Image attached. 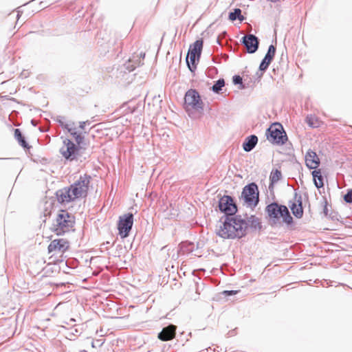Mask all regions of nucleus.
<instances>
[{
	"instance_id": "9",
	"label": "nucleus",
	"mask_w": 352,
	"mask_h": 352,
	"mask_svg": "<svg viewBox=\"0 0 352 352\" xmlns=\"http://www.w3.org/2000/svg\"><path fill=\"white\" fill-rule=\"evenodd\" d=\"M185 107L187 110L192 108L196 110L203 109V102L199 93L195 89L188 90L184 97Z\"/></svg>"
},
{
	"instance_id": "19",
	"label": "nucleus",
	"mask_w": 352,
	"mask_h": 352,
	"mask_svg": "<svg viewBox=\"0 0 352 352\" xmlns=\"http://www.w3.org/2000/svg\"><path fill=\"white\" fill-rule=\"evenodd\" d=\"M202 47L203 41L197 40L192 45H190L188 54L197 56L198 60L201 56Z\"/></svg>"
},
{
	"instance_id": "37",
	"label": "nucleus",
	"mask_w": 352,
	"mask_h": 352,
	"mask_svg": "<svg viewBox=\"0 0 352 352\" xmlns=\"http://www.w3.org/2000/svg\"><path fill=\"white\" fill-rule=\"evenodd\" d=\"M86 122V125H89L91 124L90 121L89 120H87V121H85Z\"/></svg>"
},
{
	"instance_id": "32",
	"label": "nucleus",
	"mask_w": 352,
	"mask_h": 352,
	"mask_svg": "<svg viewBox=\"0 0 352 352\" xmlns=\"http://www.w3.org/2000/svg\"><path fill=\"white\" fill-rule=\"evenodd\" d=\"M63 118L60 117V118H58L57 119V122L59 123V124L61 126V127H62L63 129H65V126H64V125H65V124H69V122H67V123H66V122H65L63 120Z\"/></svg>"
},
{
	"instance_id": "13",
	"label": "nucleus",
	"mask_w": 352,
	"mask_h": 352,
	"mask_svg": "<svg viewBox=\"0 0 352 352\" xmlns=\"http://www.w3.org/2000/svg\"><path fill=\"white\" fill-rule=\"evenodd\" d=\"M241 43L245 47L247 52L253 54L257 51L259 45L258 38L254 34H247L242 37Z\"/></svg>"
},
{
	"instance_id": "21",
	"label": "nucleus",
	"mask_w": 352,
	"mask_h": 352,
	"mask_svg": "<svg viewBox=\"0 0 352 352\" xmlns=\"http://www.w3.org/2000/svg\"><path fill=\"white\" fill-rule=\"evenodd\" d=\"M248 223V228L250 226L252 228L254 229H258L260 230L261 228V221L259 218L256 217L254 215H251L249 217H247V220H245Z\"/></svg>"
},
{
	"instance_id": "22",
	"label": "nucleus",
	"mask_w": 352,
	"mask_h": 352,
	"mask_svg": "<svg viewBox=\"0 0 352 352\" xmlns=\"http://www.w3.org/2000/svg\"><path fill=\"white\" fill-rule=\"evenodd\" d=\"M14 138L18 141L19 144L24 148H29L30 146L27 143L25 138L23 136L20 129H16L14 130Z\"/></svg>"
},
{
	"instance_id": "15",
	"label": "nucleus",
	"mask_w": 352,
	"mask_h": 352,
	"mask_svg": "<svg viewBox=\"0 0 352 352\" xmlns=\"http://www.w3.org/2000/svg\"><path fill=\"white\" fill-rule=\"evenodd\" d=\"M275 53L276 47L273 45H270L267 54H265L264 58L262 60L259 65V69L261 71L265 72L267 70L275 56Z\"/></svg>"
},
{
	"instance_id": "14",
	"label": "nucleus",
	"mask_w": 352,
	"mask_h": 352,
	"mask_svg": "<svg viewBox=\"0 0 352 352\" xmlns=\"http://www.w3.org/2000/svg\"><path fill=\"white\" fill-rule=\"evenodd\" d=\"M295 201L289 206L293 214L296 218H301L303 215V208L302 206V197L298 193H295L294 195Z\"/></svg>"
},
{
	"instance_id": "39",
	"label": "nucleus",
	"mask_w": 352,
	"mask_h": 352,
	"mask_svg": "<svg viewBox=\"0 0 352 352\" xmlns=\"http://www.w3.org/2000/svg\"><path fill=\"white\" fill-rule=\"evenodd\" d=\"M17 17L18 18L19 17V12H18V14H17Z\"/></svg>"
},
{
	"instance_id": "40",
	"label": "nucleus",
	"mask_w": 352,
	"mask_h": 352,
	"mask_svg": "<svg viewBox=\"0 0 352 352\" xmlns=\"http://www.w3.org/2000/svg\"><path fill=\"white\" fill-rule=\"evenodd\" d=\"M83 352H87V351L84 350Z\"/></svg>"
},
{
	"instance_id": "28",
	"label": "nucleus",
	"mask_w": 352,
	"mask_h": 352,
	"mask_svg": "<svg viewBox=\"0 0 352 352\" xmlns=\"http://www.w3.org/2000/svg\"><path fill=\"white\" fill-rule=\"evenodd\" d=\"M232 81L234 85H241L240 89H243L245 87L243 85V79L239 75H235L232 78Z\"/></svg>"
},
{
	"instance_id": "5",
	"label": "nucleus",
	"mask_w": 352,
	"mask_h": 352,
	"mask_svg": "<svg viewBox=\"0 0 352 352\" xmlns=\"http://www.w3.org/2000/svg\"><path fill=\"white\" fill-rule=\"evenodd\" d=\"M63 145L60 148V153L67 160L73 161L77 160L79 150L83 146L74 143L70 139L65 138L63 141Z\"/></svg>"
},
{
	"instance_id": "16",
	"label": "nucleus",
	"mask_w": 352,
	"mask_h": 352,
	"mask_svg": "<svg viewBox=\"0 0 352 352\" xmlns=\"http://www.w3.org/2000/svg\"><path fill=\"white\" fill-rule=\"evenodd\" d=\"M305 163L309 169H316L320 164V160L316 152L309 150L305 155Z\"/></svg>"
},
{
	"instance_id": "26",
	"label": "nucleus",
	"mask_w": 352,
	"mask_h": 352,
	"mask_svg": "<svg viewBox=\"0 0 352 352\" xmlns=\"http://www.w3.org/2000/svg\"><path fill=\"white\" fill-rule=\"evenodd\" d=\"M282 177V173L281 172L278 170L275 169L273 170L271 172L270 179V185H273L274 184L278 182Z\"/></svg>"
},
{
	"instance_id": "12",
	"label": "nucleus",
	"mask_w": 352,
	"mask_h": 352,
	"mask_svg": "<svg viewBox=\"0 0 352 352\" xmlns=\"http://www.w3.org/2000/svg\"><path fill=\"white\" fill-rule=\"evenodd\" d=\"M69 247V242L65 239H58L52 240L48 245L49 253L63 254L65 252Z\"/></svg>"
},
{
	"instance_id": "20",
	"label": "nucleus",
	"mask_w": 352,
	"mask_h": 352,
	"mask_svg": "<svg viewBox=\"0 0 352 352\" xmlns=\"http://www.w3.org/2000/svg\"><path fill=\"white\" fill-rule=\"evenodd\" d=\"M311 175L314 178V182L317 188H320L324 186L323 177L321 175L320 170H316L312 171Z\"/></svg>"
},
{
	"instance_id": "34",
	"label": "nucleus",
	"mask_w": 352,
	"mask_h": 352,
	"mask_svg": "<svg viewBox=\"0 0 352 352\" xmlns=\"http://www.w3.org/2000/svg\"><path fill=\"white\" fill-rule=\"evenodd\" d=\"M323 213L324 214L325 216H327V214H328V208H327L326 201H325V204H324V208H323Z\"/></svg>"
},
{
	"instance_id": "23",
	"label": "nucleus",
	"mask_w": 352,
	"mask_h": 352,
	"mask_svg": "<svg viewBox=\"0 0 352 352\" xmlns=\"http://www.w3.org/2000/svg\"><path fill=\"white\" fill-rule=\"evenodd\" d=\"M142 64L143 63H142V60L140 59V58H138L136 60L129 59V61L124 64V67L129 72H132L137 67Z\"/></svg>"
},
{
	"instance_id": "7",
	"label": "nucleus",
	"mask_w": 352,
	"mask_h": 352,
	"mask_svg": "<svg viewBox=\"0 0 352 352\" xmlns=\"http://www.w3.org/2000/svg\"><path fill=\"white\" fill-rule=\"evenodd\" d=\"M276 126H270L267 131V138L272 142L277 144H284L287 140L286 133L280 124Z\"/></svg>"
},
{
	"instance_id": "36",
	"label": "nucleus",
	"mask_w": 352,
	"mask_h": 352,
	"mask_svg": "<svg viewBox=\"0 0 352 352\" xmlns=\"http://www.w3.org/2000/svg\"><path fill=\"white\" fill-rule=\"evenodd\" d=\"M145 56V54L144 53H140V57H142V58H144Z\"/></svg>"
},
{
	"instance_id": "3",
	"label": "nucleus",
	"mask_w": 352,
	"mask_h": 352,
	"mask_svg": "<svg viewBox=\"0 0 352 352\" xmlns=\"http://www.w3.org/2000/svg\"><path fill=\"white\" fill-rule=\"evenodd\" d=\"M75 217L67 210H60L52 225V230L57 235L74 230Z\"/></svg>"
},
{
	"instance_id": "18",
	"label": "nucleus",
	"mask_w": 352,
	"mask_h": 352,
	"mask_svg": "<svg viewBox=\"0 0 352 352\" xmlns=\"http://www.w3.org/2000/svg\"><path fill=\"white\" fill-rule=\"evenodd\" d=\"M258 138L255 135H251L247 137L243 143V148L246 152L251 151L256 145Z\"/></svg>"
},
{
	"instance_id": "31",
	"label": "nucleus",
	"mask_w": 352,
	"mask_h": 352,
	"mask_svg": "<svg viewBox=\"0 0 352 352\" xmlns=\"http://www.w3.org/2000/svg\"><path fill=\"white\" fill-rule=\"evenodd\" d=\"M85 126H86V122L82 121V122H79V125H78V127H77V128L80 131L85 132L84 131L85 129Z\"/></svg>"
},
{
	"instance_id": "1",
	"label": "nucleus",
	"mask_w": 352,
	"mask_h": 352,
	"mask_svg": "<svg viewBox=\"0 0 352 352\" xmlns=\"http://www.w3.org/2000/svg\"><path fill=\"white\" fill-rule=\"evenodd\" d=\"M248 223L241 215L226 217L224 221L216 230V234L224 239H241L245 236Z\"/></svg>"
},
{
	"instance_id": "6",
	"label": "nucleus",
	"mask_w": 352,
	"mask_h": 352,
	"mask_svg": "<svg viewBox=\"0 0 352 352\" xmlns=\"http://www.w3.org/2000/svg\"><path fill=\"white\" fill-rule=\"evenodd\" d=\"M241 198L249 206H256L258 201V190L255 183H251L245 186L241 193Z\"/></svg>"
},
{
	"instance_id": "33",
	"label": "nucleus",
	"mask_w": 352,
	"mask_h": 352,
	"mask_svg": "<svg viewBox=\"0 0 352 352\" xmlns=\"http://www.w3.org/2000/svg\"><path fill=\"white\" fill-rule=\"evenodd\" d=\"M238 292L237 291H234V290H226V291H224L223 292V294H226V296H230V295H233V294H236Z\"/></svg>"
},
{
	"instance_id": "27",
	"label": "nucleus",
	"mask_w": 352,
	"mask_h": 352,
	"mask_svg": "<svg viewBox=\"0 0 352 352\" xmlns=\"http://www.w3.org/2000/svg\"><path fill=\"white\" fill-rule=\"evenodd\" d=\"M225 86V80L223 78L217 80L212 85L211 89L213 92L219 94L222 88Z\"/></svg>"
},
{
	"instance_id": "30",
	"label": "nucleus",
	"mask_w": 352,
	"mask_h": 352,
	"mask_svg": "<svg viewBox=\"0 0 352 352\" xmlns=\"http://www.w3.org/2000/svg\"><path fill=\"white\" fill-rule=\"evenodd\" d=\"M306 120L309 126L313 128L318 127V124L314 122V118L311 116H308L306 118Z\"/></svg>"
},
{
	"instance_id": "38",
	"label": "nucleus",
	"mask_w": 352,
	"mask_h": 352,
	"mask_svg": "<svg viewBox=\"0 0 352 352\" xmlns=\"http://www.w3.org/2000/svg\"><path fill=\"white\" fill-rule=\"evenodd\" d=\"M95 343L94 342H92V347H95Z\"/></svg>"
},
{
	"instance_id": "35",
	"label": "nucleus",
	"mask_w": 352,
	"mask_h": 352,
	"mask_svg": "<svg viewBox=\"0 0 352 352\" xmlns=\"http://www.w3.org/2000/svg\"><path fill=\"white\" fill-rule=\"evenodd\" d=\"M96 344H98L100 346L102 345V344L104 343V342H100V340H96Z\"/></svg>"
},
{
	"instance_id": "8",
	"label": "nucleus",
	"mask_w": 352,
	"mask_h": 352,
	"mask_svg": "<svg viewBox=\"0 0 352 352\" xmlns=\"http://www.w3.org/2000/svg\"><path fill=\"white\" fill-rule=\"evenodd\" d=\"M133 225V215L131 213H127L119 218L118 229L121 238L124 239L129 235V232Z\"/></svg>"
},
{
	"instance_id": "29",
	"label": "nucleus",
	"mask_w": 352,
	"mask_h": 352,
	"mask_svg": "<svg viewBox=\"0 0 352 352\" xmlns=\"http://www.w3.org/2000/svg\"><path fill=\"white\" fill-rule=\"evenodd\" d=\"M344 200L348 204L352 203V189L348 190L346 194L344 196Z\"/></svg>"
},
{
	"instance_id": "11",
	"label": "nucleus",
	"mask_w": 352,
	"mask_h": 352,
	"mask_svg": "<svg viewBox=\"0 0 352 352\" xmlns=\"http://www.w3.org/2000/svg\"><path fill=\"white\" fill-rule=\"evenodd\" d=\"M65 129H66L71 136L74 139L76 143L81 146L84 144L85 138V134L87 132L80 131L76 126L74 122H69V124L64 125Z\"/></svg>"
},
{
	"instance_id": "2",
	"label": "nucleus",
	"mask_w": 352,
	"mask_h": 352,
	"mask_svg": "<svg viewBox=\"0 0 352 352\" xmlns=\"http://www.w3.org/2000/svg\"><path fill=\"white\" fill-rule=\"evenodd\" d=\"M91 179L90 175L84 174L69 187L58 190L56 193L58 202L65 204L78 198L85 197L87 195Z\"/></svg>"
},
{
	"instance_id": "4",
	"label": "nucleus",
	"mask_w": 352,
	"mask_h": 352,
	"mask_svg": "<svg viewBox=\"0 0 352 352\" xmlns=\"http://www.w3.org/2000/svg\"><path fill=\"white\" fill-rule=\"evenodd\" d=\"M265 212L274 221L282 217L283 221L287 224H291L293 222V218L288 208L284 205L278 204L276 202L271 203L266 206Z\"/></svg>"
},
{
	"instance_id": "10",
	"label": "nucleus",
	"mask_w": 352,
	"mask_h": 352,
	"mask_svg": "<svg viewBox=\"0 0 352 352\" xmlns=\"http://www.w3.org/2000/svg\"><path fill=\"white\" fill-rule=\"evenodd\" d=\"M219 210L225 213L226 217H232L237 211V207L232 197L229 195L223 196L219 201Z\"/></svg>"
},
{
	"instance_id": "25",
	"label": "nucleus",
	"mask_w": 352,
	"mask_h": 352,
	"mask_svg": "<svg viewBox=\"0 0 352 352\" xmlns=\"http://www.w3.org/2000/svg\"><path fill=\"white\" fill-rule=\"evenodd\" d=\"M229 19L234 21L236 19H239L241 21H243L245 18L243 15H241V10L239 8H236L233 12H230L229 14Z\"/></svg>"
},
{
	"instance_id": "17",
	"label": "nucleus",
	"mask_w": 352,
	"mask_h": 352,
	"mask_svg": "<svg viewBox=\"0 0 352 352\" xmlns=\"http://www.w3.org/2000/svg\"><path fill=\"white\" fill-rule=\"evenodd\" d=\"M176 327L174 325H169L163 328L158 334V338L162 341H168L175 336Z\"/></svg>"
},
{
	"instance_id": "24",
	"label": "nucleus",
	"mask_w": 352,
	"mask_h": 352,
	"mask_svg": "<svg viewBox=\"0 0 352 352\" xmlns=\"http://www.w3.org/2000/svg\"><path fill=\"white\" fill-rule=\"evenodd\" d=\"M197 59V56L193 54H188L186 58V63L189 69L191 72H193L196 69V60Z\"/></svg>"
}]
</instances>
